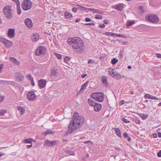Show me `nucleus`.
<instances>
[{
	"label": "nucleus",
	"mask_w": 161,
	"mask_h": 161,
	"mask_svg": "<svg viewBox=\"0 0 161 161\" xmlns=\"http://www.w3.org/2000/svg\"><path fill=\"white\" fill-rule=\"evenodd\" d=\"M84 120L83 117L80 116L77 112H75L68 127L67 134L70 133L76 129L83 123Z\"/></svg>",
	"instance_id": "f257e3e1"
},
{
	"label": "nucleus",
	"mask_w": 161,
	"mask_h": 161,
	"mask_svg": "<svg viewBox=\"0 0 161 161\" xmlns=\"http://www.w3.org/2000/svg\"><path fill=\"white\" fill-rule=\"evenodd\" d=\"M67 41L69 45H71L73 49L82 51L84 44L80 38L77 37H69L68 38Z\"/></svg>",
	"instance_id": "f03ea898"
},
{
	"label": "nucleus",
	"mask_w": 161,
	"mask_h": 161,
	"mask_svg": "<svg viewBox=\"0 0 161 161\" xmlns=\"http://www.w3.org/2000/svg\"><path fill=\"white\" fill-rule=\"evenodd\" d=\"M91 96L95 100L99 102H102L103 100L104 95L102 92H97L92 93Z\"/></svg>",
	"instance_id": "7ed1b4c3"
},
{
	"label": "nucleus",
	"mask_w": 161,
	"mask_h": 161,
	"mask_svg": "<svg viewBox=\"0 0 161 161\" xmlns=\"http://www.w3.org/2000/svg\"><path fill=\"white\" fill-rule=\"evenodd\" d=\"M5 16L8 19H10L13 17L12 10L9 6L5 7L3 9Z\"/></svg>",
	"instance_id": "20e7f679"
},
{
	"label": "nucleus",
	"mask_w": 161,
	"mask_h": 161,
	"mask_svg": "<svg viewBox=\"0 0 161 161\" xmlns=\"http://www.w3.org/2000/svg\"><path fill=\"white\" fill-rule=\"evenodd\" d=\"M145 19L152 23H156L159 20L158 17L154 14H148L145 17Z\"/></svg>",
	"instance_id": "39448f33"
},
{
	"label": "nucleus",
	"mask_w": 161,
	"mask_h": 161,
	"mask_svg": "<svg viewBox=\"0 0 161 161\" xmlns=\"http://www.w3.org/2000/svg\"><path fill=\"white\" fill-rule=\"evenodd\" d=\"M31 6V2L29 0H24L21 3V7L22 9L25 11L30 9Z\"/></svg>",
	"instance_id": "423d86ee"
},
{
	"label": "nucleus",
	"mask_w": 161,
	"mask_h": 161,
	"mask_svg": "<svg viewBox=\"0 0 161 161\" xmlns=\"http://www.w3.org/2000/svg\"><path fill=\"white\" fill-rule=\"evenodd\" d=\"M45 48L42 46L39 47L36 50V55L39 56L45 52Z\"/></svg>",
	"instance_id": "0eeeda50"
},
{
	"label": "nucleus",
	"mask_w": 161,
	"mask_h": 161,
	"mask_svg": "<svg viewBox=\"0 0 161 161\" xmlns=\"http://www.w3.org/2000/svg\"><path fill=\"white\" fill-rule=\"evenodd\" d=\"M27 97L29 100H34L36 98V95L32 91L30 92L27 94Z\"/></svg>",
	"instance_id": "6e6552de"
},
{
	"label": "nucleus",
	"mask_w": 161,
	"mask_h": 161,
	"mask_svg": "<svg viewBox=\"0 0 161 161\" xmlns=\"http://www.w3.org/2000/svg\"><path fill=\"white\" fill-rule=\"evenodd\" d=\"M58 142V141L56 140L53 141L47 140L45 141L44 145L48 147H52L55 145Z\"/></svg>",
	"instance_id": "1a4fd4ad"
},
{
	"label": "nucleus",
	"mask_w": 161,
	"mask_h": 161,
	"mask_svg": "<svg viewBox=\"0 0 161 161\" xmlns=\"http://www.w3.org/2000/svg\"><path fill=\"white\" fill-rule=\"evenodd\" d=\"M25 24L29 28H31L33 25V24L31 19L29 18L26 19L24 21Z\"/></svg>",
	"instance_id": "9d476101"
},
{
	"label": "nucleus",
	"mask_w": 161,
	"mask_h": 161,
	"mask_svg": "<svg viewBox=\"0 0 161 161\" xmlns=\"http://www.w3.org/2000/svg\"><path fill=\"white\" fill-rule=\"evenodd\" d=\"M89 81H87L83 85H82L81 86L80 90L78 92V94H80L83 92L84 90H85L86 86H87L88 83H89Z\"/></svg>",
	"instance_id": "9b49d317"
},
{
	"label": "nucleus",
	"mask_w": 161,
	"mask_h": 161,
	"mask_svg": "<svg viewBox=\"0 0 161 161\" xmlns=\"http://www.w3.org/2000/svg\"><path fill=\"white\" fill-rule=\"evenodd\" d=\"M46 81L43 79H41L38 81V85L40 88H43L46 84Z\"/></svg>",
	"instance_id": "f8f14e48"
},
{
	"label": "nucleus",
	"mask_w": 161,
	"mask_h": 161,
	"mask_svg": "<svg viewBox=\"0 0 161 161\" xmlns=\"http://www.w3.org/2000/svg\"><path fill=\"white\" fill-rule=\"evenodd\" d=\"M39 38V35L37 33H34L33 34L31 37V40L33 42H36L37 41Z\"/></svg>",
	"instance_id": "ddd939ff"
},
{
	"label": "nucleus",
	"mask_w": 161,
	"mask_h": 161,
	"mask_svg": "<svg viewBox=\"0 0 161 161\" xmlns=\"http://www.w3.org/2000/svg\"><path fill=\"white\" fill-rule=\"evenodd\" d=\"M15 30L14 29L10 28L8 31V36L9 37L13 38L14 36Z\"/></svg>",
	"instance_id": "4468645a"
},
{
	"label": "nucleus",
	"mask_w": 161,
	"mask_h": 161,
	"mask_svg": "<svg viewBox=\"0 0 161 161\" xmlns=\"http://www.w3.org/2000/svg\"><path fill=\"white\" fill-rule=\"evenodd\" d=\"M124 7L123 4V3H119L114 6V8L119 11L122 10Z\"/></svg>",
	"instance_id": "2eb2a0df"
},
{
	"label": "nucleus",
	"mask_w": 161,
	"mask_h": 161,
	"mask_svg": "<svg viewBox=\"0 0 161 161\" xmlns=\"http://www.w3.org/2000/svg\"><path fill=\"white\" fill-rule=\"evenodd\" d=\"M89 9L90 11L92 12L93 13H96L100 14H103V11L99 9L93 8H89Z\"/></svg>",
	"instance_id": "dca6fc26"
},
{
	"label": "nucleus",
	"mask_w": 161,
	"mask_h": 161,
	"mask_svg": "<svg viewBox=\"0 0 161 161\" xmlns=\"http://www.w3.org/2000/svg\"><path fill=\"white\" fill-rule=\"evenodd\" d=\"M3 42L6 47H11L12 46V43L9 41L7 40L3 39Z\"/></svg>",
	"instance_id": "f3484780"
},
{
	"label": "nucleus",
	"mask_w": 161,
	"mask_h": 161,
	"mask_svg": "<svg viewBox=\"0 0 161 161\" xmlns=\"http://www.w3.org/2000/svg\"><path fill=\"white\" fill-rule=\"evenodd\" d=\"M51 71L50 76L51 77L53 76L56 77L58 75V72L57 71V70L56 69H52Z\"/></svg>",
	"instance_id": "a211bd4d"
},
{
	"label": "nucleus",
	"mask_w": 161,
	"mask_h": 161,
	"mask_svg": "<svg viewBox=\"0 0 161 161\" xmlns=\"http://www.w3.org/2000/svg\"><path fill=\"white\" fill-rule=\"evenodd\" d=\"M93 107L94 110L95 111L98 112L101 108V105L100 104L97 103Z\"/></svg>",
	"instance_id": "6ab92c4d"
},
{
	"label": "nucleus",
	"mask_w": 161,
	"mask_h": 161,
	"mask_svg": "<svg viewBox=\"0 0 161 161\" xmlns=\"http://www.w3.org/2000/svg\"><path fill=\"white\" fill-rule=\"evenodd\" d=\"M17 109L19 111V114L21 115L23 114L25 111V108L20 106L17 107Z\"/></svg>",
	"instance_id": "aec40b11"
},
{
	"label": "nucleus",
	"mask_w": 161,
	"mask_h": 161,
	"mask_svg": "<svg viewBox=\"0 0 161 161\" xmlns=\"http://www.w3.org/2000/svg\"><path fill=\"white\" fill-rule=\"evenodd\" d=\"M102 82L105 86H107L108 85L107 77L105 76H103L102 77Z\"/></svg>",
	"instance_id": "412c9836"
},
{
	"label": "nucleus",
	"mask_w": 161,
	"mask_h": 161,
	"mask_svg": "<svg viewBox=\"0 0 161 161\" xmlns=\"http://www.w3.org/2000/svg\"><path fill=\"white\" fill-rule=\"evenodd\" d=\"M116 71H114L113 69L109 68L108 69V74L112 77H113L114 76Z\"/></svg>",
	"instance_id": "4be33fe9"
},
{
	"label": "nucleus",
	"mask_w": 161,
	"mask_h": 161,
	"mask_svg": "<svg viewBox=\"0 0 161 161\" xmlns=\"http://www.w3.org/2000/svg\"><path fill=\"white\" fill-rule=\"evenodd\" d=\"M33 139L31 138L25 139L23 140V143H31V141H33Z\"/></svg>",
	"instance_id": "5701e85b"
},
{
	"label": "nucleus",
	"mask_w": 161,
	"mask_h": 161,
	"mask_svg": "<svg viewBox=\"0 0 161 161\" xmlns=\"http://www.w3.org/2000/svg\"><path fill=\"white\" fill-rule=\"evenodd\" d=\"M64 16L67 19H70L73 17L72 15L68 12H66L65 13Z\"/></svg>",
	"instance_id": "b1692460"
},
{
	"label": "nucleus",
	"mask_w": 161,
	"mask_h": 161,
	"mask_svg": "<svg viewBox=\"0 0 161 161\" xmlns=\"http://www.w3.org/2000/svg\"><path fill=\"white\" fill-rule=\"evenodd\" d=\"M88 102L89 104L92 107H94L95 104H96L97 103L95 102L94 100H93L90 99H88Z\"/></svg>",
	"instance_id": "393cba45"
},
{
	"label": "nucleus",
	"mask_w": 161,
	"mask_h": 161,
	"mask_svg": "<svg viewBox=\"0 0 161 161\" xmlns=\"http://www.w3.org/2000/svg\"><path fill=\"white\" fill-rule=\"evenodd\" d=\"M9 60L10 61L12 62L13 63H14L16 64H19V62L17 60L14 58L12 57H10L9 58Z\"/></svg>",
	"instance_id": "a878e982"
},
{
	"label": "nucleus",
	"mask_w": 161,
	"mask_h": 161,
	"mask_svg": "<svg viewBox=\"0 0 161 161\" xmlns=\"http://www.w3.org/2000/svg\"><path fill=\"white\" fill-rule=\"evenodd\" d=\"M114 75V76L113 77L117 80H119L120 79L122 76L120 74L118 73L117 71L116 72Z\"/></svg>",
	"instance_id": "bb28decb"
},
{
	"label": "nucleus",
	"mask_w": 161,
	"mask_h": 161,
	"mask_svg": "<svg viewBox=\"0 0 161 161\" xmlns=\"http://www.w3.org/2000/svg\"><path fill=\"white\" fill-rule=\"evenodd\" d=\"M115 131L117 135L119 137H121V135L120 130L118 128H115Z\"/></svg>",
	"instance_id": "cd10ccee"
},
{
	"label": "nucleus",
	"mask_w": 161,
	"mask_h": 161,
	"mask_svg": "<svg viewBox=\"0 0 161 161\" xmlns=\"http://www.w3.org/2000/svg\"><path fill=\"white\" fill-rule=\"evenodd\" d=\"M135 21L134 20L133 21H129L127 22L126 26L127 27H129L131 26L132 25L134 24Z\"/></svg>",
	"instance_id": "c85d7f7f"
},
{
	"label": "nucleus",
	"mask_w": 161,
	"mask_h": 161,
	"mask_svg": "<svg viewBox=\"0 0 161 161\" xmlns=\"http://www.w3.org/2000/svg\"><path fill=\"white\" fill-rule=\"evenodd\" d=\"M139 115L143 119H146L148 116V115L147 114H141Z\"/></svg>",
	"instance_id": "c756f323"
},
{
	"label": "nucleus",
	"mask_w": 161,
	"mask_h": 161,
	"mask_svg": "<svg viewBox=\"0 0 161 161\" xmlns=\"http://www.w3.org/2000/svg\"><path fill=\"white\" fill-rule=\"evenodd\" d=\"M54 133V132H53V131H52L50 130H48L43 132V134L45 135H46L47 134H52L53 133Z\"/></svg>",
	"instance_id": "7c9ffc66"
},
{
	"label": "nucleus",
	"mask_w": 161,
	"mask_h": 161,
	"mask_svg": "<svg viewBox=\"0 0 161 161\" xmlns=\"http://www.w3.org/2000/svg\"><path fill=\"white\" fill-rule=\"evenodd\" d=\"M17 12L18 14H21V11L20 7V5H17Z\"/></svg>",
	"instance_id": "2f4dec72"
},
{
	"label": "nucleus",
	"mask_w": 161,
	"mask_h": 161,
	"mask_svg": "<svg viewBox=\"0 0 161 161\" xmlns=\"http://www.w3.org/2000/svg\"><path fill=\"white\" fill-rule=\"evenodd\" d=\"M118 61V60L116 59L115 58H113L111 61V63L112 64H116Z\"/></svg>",
	"instance_id": "473e14b6"
},
{
	"label": "nucleus",
	"mask_w": 161,
	"mask_h": 161,
	"mask_svg": "<svg viewBox=\"0 0 161 161\" xmlns=\"http://www.w3.org/2000/svg\"><path fill=\"white\" fill-rule=\"evenodd\" d=\"M26 78L29 80L31 81V80L33 79V77L30 74H28L26 75Z\"/></svg>",
	"instance_id": "72a5a7b5"
},
{
	"label": "nucleus",
	"mask_w": 161,
	"mask_h": 161,
	"mask_svg": "<svg viewBox=\"0 0 161 161\" xmlns=\"http://www.w3.org/2000/svg\"><path fill=\"white\" fill-rule=\"evenodd\" d=\"M7 111L4 109L0 110V116H3L6 113Z\"/></svg>",
	"instance_id": "f704fd0d"
},
{
	"label": "nucleus",
	"mask_w": 161,
	"mask_h": 161,
	"mask_svg": "<svg viewBox=\"0 0 161 161\" xmlns=\"http://www.w3.org/2000/svg\"><path fill=\"white\" fill-rule=\"evenodd\" d=\"M152 95L148 94H146L144 95V98H145L151 99Z\"/></svg>",
	"instance_id": "c9c22d12"
},
{
	"label": "nucleus",
	"mask_w": 161,
	"mask_h": 161,
	"mask_svg": "<svg viewBox=\"0 0 161 161\" xmlns=\"http://www.w3.org/2000/svg\"><path fill=\"white\" fill-rule=\"evenodd\" d=\"M95 18L97 19H102L103 17L102 15L99 14H97L95 15Z\"/></svg>",
	"instance_id": "e433bc0d"
},
{
	"label": "nucleus",
	"mask_w": 161,
	"mask_h": 161,
	"mask_svg": "<svg viewBox=\"0 0 161 161\" xmlns=\"http://www.w3.org/2000/svg\"><path fill=\"white\" fill-rule=\"evenodd\" d=\"M54 54L57 57V58L58 59H61L62 58V57L61 54L57 53H54Z\"/></svg>",
	"instance_id": "4c0bfd02"
},
{
	"label": "nucleus",
	"mask_w": 161,
	"mask_h": 161,
	"mask_svg": "<svg viewBox=\"0 0 161 161\" xmlns=\"http://www.w3.org/2000/svg\"><path fill=\"white\" fill-rule=\"evenodd\" d=\"M114 33L113 32H106L105 33V34L107 36H113L114 35Z\"/></svg>",
	"instance_id": "58836bf2"
},
{
	"label": "nucleus",
	"mask_w": 161,
	"mask_h": 161,
	"mask_svg": "<svg viewBox=\"0 0 161 161\" xmlns=\"http://www.w3.org/2000/svg\"><path fill=\"white\" fill-rule=\"evenodd\" d=\"M139 10L141 13H142L144 12V11L143 10V7L142 6H140L139 7Z\"/></svg>",
	"instance_id": "ea45409f"
},
{
	"label": "nucleus",
	"mask_w": 161,
	"mask_h": 161,
	"mask_svg": "<svg viewBox=\"0 0 161 161\" xmlns=\"http://www.w3.org/2000/svg\"><path fill=\"white\" fill-rule=\"evenodd\" d=\"M114 35H115V36L117 37H122V38H124V37H125V36L121 35L120 34L115 33Z\"/></svg>",
	"instance_id": "a19ab883"
},
{
	"label": "nucleus",
	"mask_w": 161,
	"mask_h": 161,
	"mask_svg": "<svg viewBox=\"0 0 161 161\" xmlns=\"http://www.w3.org/2000/svg\"><path fill=\"white\" fill-rule=\"evenodd\" d=\"M12 1L16 3L17 6L20 5V3L19 0H12Z\"/></svg>",
	"instance_id": "79ce46f5"
},
{
	"label": "nucleus",
	"mask_w": 161,
	"mask_h": 161,
	"mask_svg": "<svg viewBox=\"0 0 161 161\" xmlns=\"http://www.w3.org/2000/svg\"><path fill=\"white\" fill-rule=\"evenodd\" d=\"M70 58L69 57H66L64 59V61L65 62H67L68 60H69Z\"/></svg>",
	"instance_id": "37998d69"
},
{
	"label": "nucleus",
	"mask_w": 161,
	"mask_h": 161,
	"mask_svg": "<svg viewBox=\"0 0 161 161\" xmlns=\"http://www.w3.org/2000/svg\"><path fill=\"white\" fill-rule=\"evenodd\" d=\"M122 120L124 122L126 123L130 122V121H128V120L127 119L125 118H123L122 119Z\"/></svg>",
	"instance_id": "c03bdc74"
},
{
	"label": "nucleus",
	"mask_w": 161,
	"mask_h": 161,
	"mask_svg": "<svg viewBox=\"0 0 161 161\" xmlns=\"http://www.w3.org/2000/svg\"><path fill=\"white\" fill-rule=\"evenodd\" d=\"M135 121L136 123L139 124H140L141 122V121L140 120L137 119H135Z\"/></svg>",
	"instance_id": "a18cd8bd"
},
{
	"label": "nucleus",
	"mask_w": 161,
	"mask_h": 161,
	"mask_svg": "<svg viewBox=\"0 0 161 161\" xmlns=\"http://www.w3.org/2000/svg\"><path fill=\"white\" fill-rule=\"evenodd\" d=\"M103 56H101V57H100V60H101V61H103V59H104V57L106 55V54H103Z\"/></svg>",
	"instance_id": "49530a36"
},
{
	"label": "nucleus",
	"mask_w": 161,
	"mask_h": 161,
	"mask_svg": "<svg viewBox=\"0 0 161 161\" xmlns=\"http://www.w3.org/2000/svg\"><path fill=\"white\" fill-rule=\"evenodd\" d=\"M68 153L71 155H74L75 153L74 151H69Z\"/></svg>",
	"instance_id": "de8ad7c7"
},
{
	"label": "nucleus",
	"mask_w": 161,
	"mask_h": 161,
	"mask_svg": "<svg viewBox=\"0 0 161 161\" xmlns=\"http://www.w3.org/2000/svg\"><path fill=\"white\" fill-rule=\"evenodd\" d=\"M157 156L159 157H161V150H160L157 153Z\"/></svg>",
	"instance_id": "09e8293b"
},
{
	"label": "nucleus",
	"mask_w": 161,
	"mask_h": 161,
	"mask_svg": "<svg viewBox=\"0 0 161 161\" xmlns=\"http://www.w3.org/2000/svg\"><path fill=\"white\" fill-rule=\"evenodd\" d=\"M99 26L100 28H103L105 27V25L103 24H101L99 25Z\"/></svg>",
	"instance_id": "8fccbe9b"
},
{
	"label": "nucleus",
	"mask_w": 161,
	"mask_h": 161,
	"mask_svg": "<svg viewBox=\"0 0 161 161\" xmlns=\"http://www.w3.org/2000/svg\"><path fill=\"white\" fill-rule=\"evenodd\" d=\"M84 143H88V144L89 145H91L92 144V142L91 141H87L85 142H84Z\"/></svg>",
	"instance_id": "3c124183"
},
{
	"label": "nucleus",
	"mask_w": 161,
	"mask_h": 161,
	"mask_svg": "<svg viewBox=\"0 0 161 161\" xmlns=\"http://www.w3.org/2000/svg\"><path fill=\"white\" fill-rule=\"evenodd\" d=\"M85 25H95L93 22H91L90 23H87L85 24Z\"/></svg>",
	"instance_id": "603ef678"
},
{
	"label": "nucleus",
	"mask_w": 161,
	"mask_h": 161,
	"mask_svg": "<svg viewBox=\"0 0 161 161\" xmlns=\"http://www.w3.org/2000/svg\"><path fill=\"white\" fill-rule=\"evenodd\" d=\"M72 11L74 12H76L77 11V8H76L73 7L72 8Z\"/></svg>",
	"instance_id": "864d4df0"
},
{
	"label": "nucleus",
	"mask_w": 161,
	"mask_h": 161,
	"mask_svg": "<svg viewBox=\"0 0 161 161\" xmlns=\"http://www.w3.org/2000/svg\"><path fill=\"white\" fill-rule=\"evenodd\" d=\"M4 98L3 96H0V102H2Z\"/></svg>",
	"instance_id": "5fc2aeb1"
},
{
	"label": "nucleus",
	"mask_w": 161,
	"mask_h": 161,
	"mask_svg": "<svg viewBox=\"0 0 161 161\" xmlns=\"http://www.w3.org/2000/svg\"><path fill=\"white\" fill-rule=\"evenodd\" d=\"M151 99H155V100H158V98L155 96H153L152 95Z\"/></svg>",
	"instance_id": "6e6d98bb"
},
{
	"label": "nucleus",
	"mask_w": 161,
	"mask_h": 161,
	"mask_svg": "<svg viewBox=\"0 0 161 161\" xmlns=\"http://www.w3.org/2000/svg\"><path fill=\"white\" fill-rule=\"evenodd\" d=\"M91 19L88 18H86L85 19V21L86 22H89L91 21Z\"/></svg>",
	"instance_id": "4d7b16f0"
},
{
	"label": "nucleus",
	"mask_w": 161,
	"mask_h": 161,
	"mask_svg": "<svg viewBox=\"0 0 161 161\" xmlns=\"http://www.w3.org/2000/svg\"><path fill=\"white\" fill-rule=\"evenodd\" d=\"M156 56L159 58H161V54L160 53H157L156 54Z\"/></svg>",
	"instance_id": "13d9d810"
},
{
	"label": "nucleus",
	"mask_w": 161,
	"mask_h": 161,
	"mask_svg": "<svg viewBox=\"0 0 161 161\" xmlns=\"http://www.w3.org/2000/svg\"><path fill=\"white\" fill-rule=\"evenodd\" d=\"M124 136L125 138H126L128 137V134L127 133L125 132L124 133Z\"/></svg>",
	"instance_id": "bf43d9fd"
},
{
	"label": "nucleus",
	"mask_w": 161,
	"mask_h": 161,
	"mask_svg": "<svg viewBox=\"0 0 161 161\" xmlns=\"http://www.w3.org/2000/svg\"><path fill=\"white\" fill-rule=\"evenodd\" d=\"M125 103V101L124 100H122V101H121L120 102V103H119V104H120L121 105H123L124 103Z\"/></svg>",
	"instance_id": "052dcab7"
},
{
	"label": "nucleus",
	"mask_w": 161,
	"mask_h": 161,
	"mask_svg": "<svg viewBox=\"0 0 161 161\" xmlns=\"http://www.w3.org/2000/svg\"><path fill=\"white\" fill-rule=\"evenodd\" d=\"M31 145H28L27 146V148H31L32 146V143H31Z\"/></svg>",
	"instance_id": "680f3d73"
},
{
	"label": "nucleus",
	"mask_w": 161,
	"mask_h": 161,
	"mask_svg": "<svg viewBox=\"0 0 161 161\" xmlns=\"http://www.w3.org/2000/svg\"><path fill=\"white\" fill-rule=\"evenodd\" d=\"M31 85L32 86H34L35 85V83H34V82L33 79L32 80H31Z\"/></svg>",
	"instance_id": "e2e57ef3"
},
{
	"label": "nucleus",
	"mask_w": 161,
	"mask_h": 161,
	"mask_svg": "<svg viewBox=\"0 0 161 161\" xmlns=\"http://www.w3.org/2000/svg\"><path fill=\"white\" fill-rule=\"evenodd\" d=\"M104 23L105 24H107L108 23V20L105 19L104 20Z\"/></svg>",
	"instance_id": "0e129e2a"
},
{
	"label": "nucleus",
	"mask_w": 161,
	"mask_h": 161,
	"mask_svg": "<svg viewBox=\"0 0 161 161\" xmlns=\"http://www.w3.org/2000/svg\"><path fill=\"white\" fill-rule=\"evenodd\" d=\"M93 60H92V59H90V60H89L88 61V64H90V63H93Z\"/></svg>",
	"instance_id": "69168bd1"
},
{
	"label": "nucleus",
	"mask_w": 161,
	"mask_h": 161,
	"mask_svg": "<svg viewBox=\"0 0 161 161\" xmlns=\"http://www.w3.org/2000/svg\"><path fill=\"white\" fill-rule=\"evenodd\" d=\"M3 68V65L0 64V72L2 71Z\"/></svg>",
	"instance_id": "338daca9"
},
{
	"label": "nucleus",
	"mask_w": 161,
	"mask_h": 161,
	"mask_svg": "<svg viewBox=\"0 0 161 161\" xmlns=\"http://www.w3.org/2000/svg\"><path fill=\"white\" fill-rule=\"evenodd\" d=\"M87 75L86 74H82L81 75V77L82 78H85Z\"/></svg>",
	"instance_id": "774afa93"
}]
</instances>
